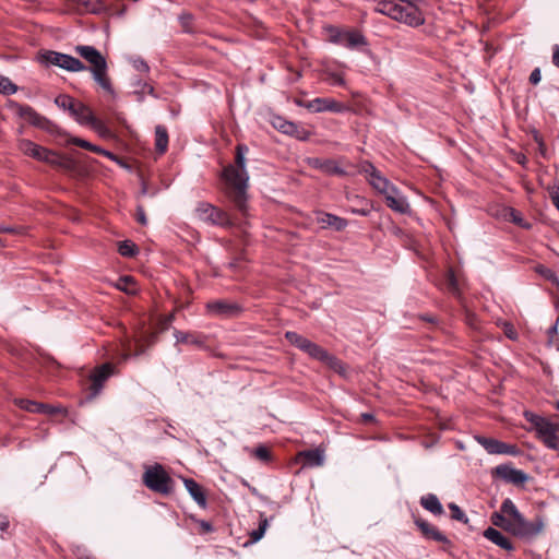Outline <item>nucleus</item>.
Listing matches in <instances>:
<instances>
[{"instance_id": "1", "label": "nucleus", "mask_w": 559, "mask_h": 559, "mask_svg": "<svg viewBox=\"0 0 559 559\" xmlns=\"http://www.w3.org/2000/svg\"><path fill=\"white\" fill-rule=\"evenodd\" d=\"M75 52L90 63V72L94 81L112 98H116V92L108 76V64L106 58L94 46L78 45ZM39 61L46 66H57L69 72H81L87 70V67L78 58L47 50L39 55Z\"/></svg>"}, {"instance_id": "2", "label": "nucleus", "mask_w": 559, "mask_h": 559, "mask_svg": "<svg viewBox=\"0 0 559 559\" xmlns=\"http://www.w3.org/2000/svg\"><path fill=\"white\" fill-rule=\"evenodd\" d=\"M248 151L246 144H238L236 146L235 165L229 164L222 171V178L229 188L228 197L241 212L247 207L249 175L246 167V154Z\"/></svg>"}, {"instance_id": "3", "label": "nucleus", "mask_w": 559, "mask_h": 559, "mask_svg": "<svg viewBox=\"0 0 559 559\" xmlns=\"http://www.w3.org/2000/svg\"><path fill=\"white\" fill-rule=\"evenodd\" d=\"M374 12L386 15L411 27H418L425 23L421 11L414 3L402 5L392 0H378Z\"/></svg>"}, {"instance_id": "4", "label": "nucleus", "mask_w": 559, "mask_h": 559, "mask_svg": "<svg viewBox=\"0 0 559 559\" xmlns=\"http://www.w3.org/2000/svg\"><path fill=\"white\" fill-rule=\"evenodd\" d=\"M143 484L152 491L168 496L174 491L175 483L163 465L156 463L145 469Z\"/></svg>"}, {"instance_id": "5", "label": "nucleus", "mask_w": 559, "mask_h": 559, "mask_svg": "<svg viewBox=\"0 0 559 559\" xmlns=\"http://www.w3.org/2000/svg\"><path fill=\"white\" fill-rule=\"evenodd\" d=\"M74 110H71L70 115L82 126H88L96 131L103 138L111 136V131L107 124L99 118L95 117L93 110L83 104L78 102L74 105Z\"/></svg>"}, {"instance_id": "6", "label": "nucleus", "mask_w": 559, "mask_h": 559, "mask_svg": "<svg viewBox=\"0 0 559 559\" xmlns=\"http://www.w3.org/2000/svg\"><path fill=\"white\" fill-rule=\"evenodd\" d=\"M194 212L197 217L205 224L221 227L231 226L229 215L209 202H199Z\"/></svg>"}, {"instance_id": "7", "label": "nucleus", "mask_w": 559, "mask_h": 559, "mask_svg": "<svg viewBox=\"0 0 559 559\" xmlns=\"http://www.w3.org/2000/svg\"><path fill=\"white\" fill-rule=\"evenodd\" d=\"M19 148L23 154L36 160L44 162L53 166H59L62 164L61 157L56 152L38 145L31 140H21L19 142Z\"/></svg>"}, {"instance_id": "8", "label": "nucleus", "mask_w": 559, "mask_h": 559, "mask_svg": "<svg viewBox=\"0 0 559 559\" xmlns=\"http://www.w3.org/2000/svg\"><path fill=\"white\" fill-rule=\"evenodd\" d=\"M545 523L543 518H536L535 521L530 522L520 515L518 519L512 520L510 532L512 535L530 539L537 536L544 530Z\"/></svg>"}, {"instance_id": "9", "label": "nucleus", "mask_w": 559, "mask_h": 559, "mask_svg": "<svg viewBox=\"0 0 559 559\" xmlns=\"http://www.w3.org/2000/svg\"><path fill=\"white\" fill-rule=\"evenodd\" d=\"M64 9L76 14H108L110 9L102 0H66Z\"/></svg>"}, {"instance_id": "10", "label": "nucleus", "mask_w": 559, "mask_h": 559, "mask_svg": "<svg viewBox=\"0 0 559 559\" xmlns=\"http://www.w3.org/2000/svg\"><path fill=\"white\" fill-rule=\"evenodd\" d=\"M358 171L364 174L369 185L382 195L394 187L381 175L374 165L368 160H364L359 164Z\"/></svg>"}, {"instance_id": "11", "label": "nucleus", "mask_w": 559, "mask_h": 559, "mask_svg": "<svg viewBox=\"0 0 559 559\" xmlns=\"http://www.w3.org/2000/svg\"><path fill=\"white\" fill-rule=\"evenodd\" d=\"M114 373V366L105 362L96 368L90 374L91 384L88 386V399H95L103 390L105 382Z\"/></svg>"}, {"instance_id": "12", "label": "nucleus", "mask_w": 559, "mask_h": 559, "mask_svg": "<svg viewBox=\"0 0 559 559\" xmlns=\"http://www.w3.org/2000/svg\"><path fill=\"white\" fill-rule=\"evenodd\" d=\"M475 440L489 453V454H508L516 456L521 453L516 444L506 443L495 438L484 436H475Z\"/></svg>"}, {"instance_id": "13", "label": "nucleus", "mask_w": 559, "mask_h": 559, "mask_svg": "<svg viewBox=\"0 0 559 559\" xmlns=\"http://www.w3.org/2000/svg\"><path fill=\"white\" fill-rule=\"evenodd\" d=\"M304 353H306L312 359L323 362L324 365H326L336 372L344 371V365L337 357L330 354L328 350H325L320 345L313 343L312 341L309 343L307 350H305Z\"/></svg>"}, {"instance_id": "14", "label": "nucleus", "mask_w": 559, "mask_h": 559, "mask_svg": "<svg viewBox=\"0 0 559 559\" xmlns=\"http://www.w3.org/2000/svg\"><path fill=\"white\" fill-rule=\"evenodd\" d=\"M492 476L516 486L523 485L528 479L525 472L514 468L511 463L497 465L492 469Z\"/></svg>"}, {"instance_id": "15", "label": "nucleus", "mask_w": 559, "mask_h": 559, "mask_svg": "<svg viewBox=\"0 0 559 559\" xmlns=\"http://www.w3.org/2000/svg\"><path fill=\"white\" fill-rule=\"evenodd\" d=\"M297 105L308 109L311 112H341L343 105L332 98L317 97L307 102H297Z\"/></svg>"}, {"instance_id": "16", "label": "nucleus", "mask_w": 559, "mask_h": 559, "mask_svg": "<svg viewBox=\"0 0 559 559\" xmlns=\"http://www.w3.org/2000/svg\"><path fill=\"white\" fill-rule=\"evenodd\" d=\"M559 424L551 423L549 419L536 431V436L544 445L550 450H559Z\"/></svg>"}, {"instance_id": "17", "label": "nucleus", "mask_w": 559, "mask_h": 559, "mask_svg": "<svg viewBox=\"0 0 559 559\" xmlns=\"http://www.w3.org/2000/svg\"><path fill=\"white\" fill-rule=\"evenodd\" d=\"M308 166L313 169H318L326 175H336V176H346L347 173L344 168H342L335 159L332 158H319V157H309L307 159Z\"/></svg>"}, {"instance_id": "18", "label": "nucleus", "mask_w": 559, "mask_h": 559, "mask_svg": "<svg viewBox=\"0 0 559 559\" xmlns=\"http://www.w3.org/2000/svg\"><path fill=\"white\" fill-rule=\"evenodd\" d=\"M388 207L400 214H407L411 212L407 199L394 186L385 194H383Z\"/></svg>"}, {"instance_id": "19", "label": "nucleus", "mask_w": 559, "mask_h": 559, "mask_svg": "<svg viewBox=\"0 0 559 559\" xmlns=\"http://www.w3.org/2000/svg\"><path fill=\"white\" fill-rule=\"evenodd\" d=\"M415 524L426 539L435 540L443 545H451V540L441 533L435 525L421 518L415 519Z\"/></svg>"}, {"instance_id": "20", "label": "nucleus", "mask_w": 559, "mask_h": 559, "mask_svg": "<svg viewBox=\"0 0 559 559\" xmlns=\"http://www.w3.org/2000/svg\"><path fill=\"white\" fill-rule=\"evenodd\" d=\"M317 223L322 228H332L336 231H342L348 226L347 219L328 212H318Z\"/></svg>"}, {"instance_id": "21", "label": "nucleus", "mask_w": 559, "mask_h": 559, "mask_svg": "<svg viewBox=\"0 0 559 559\" xmlns=\"http://www.w3.org/2000/svg\"><path fill=\"white\" fill-rule=\"evenodd\" d=\"M207 310L216 316L231 317L240 311V306L226 300H213L207 302Z\"/></svg>"}, {"instance_id": "22", "label": "nucleus", "mask_w": 559, "mask_h": 559, "mask_svg": "<svg viewBox=\"0 0 559 559\" xmlns=\"http://www.w3.org/2000/svg\"><path fill=\"white\" fill-rule=\"evenodd\" d=\"M16 114L27 120L31 124L38 127V128H45L46 124L49 122L48 119L39 115L35 109H33L28 105H20L15 104Z\"/></svg>"}, {"instance_id": "23", "label": "nucleus", "mask_w": 559, "mask_h": 559, "mask_svg": "<svg viewBox=\"0 0 559 559\" xmlns=\"http://www.w3.org/2000/svg\"><path fill=\"white\" fill-rule=\"evenodd\" d=\"M183 485L197 504L205 509L207 507V500L202 487L192 478H183Z\"/></svg>"}, {"instance_id": "24", "label": "nucleus", "mask_w": 559, "mask_h": 559, "mask_svg": "<svg viewBox=\"0 0 559 559\" xmlns=\"http://www.w3.org/2000/svg\"><path fill=\"white\" fill-rule=\"evenodd\" d=\"M174 337L176 338V343L189 344L197 347H202L205 345V336L201 333L175 330Z\"/></svg>"}, {"instance_id": "25", "label": "nucleus", "mask_w": 559, "mask_h": 559, "mask_svg": "<svg viewBox=\"0 0 559 559\" xmlns=\"http://www.w3.org/2000/svg\"><path fill=\"white\" fill-rule=\"evenodd\" d=\"M484 537H486L488 540L493 543L495 545L499 546L500 548L511 551L514 549L513 544L511 540L504 536L500 531L488 527L484 531Z\"/></svg>"}, {"instance_id": "26", "label": "nucleus", "mask_w": 559, "mask_h": 559, "mask_svg": "<svg viewBox=\"0 0 559 559\" xmlns=\"http://www.w3.org/2000/svg\"><path fill=\"white\" fill-rule=\"evenodd\" d=\"M299 455L304 459V465L308 467L321 466L324 463V453L320 449L306 450Z\"/></svg>"}, {"instance_id": "27", "label": "nucleus", "mask_w": 559, "mask_h": 559, "mask_svg": "<svg viewBox=\"0 0 559 559\" xmlns=\"http://www.w3.org/2000/svg\"><path fill=\"white\" fill-rule=\"evenodd\" d=\"M421 507L435 515H442L444 513L443 507L438 497L433 493H427L420 498Z\"/></svg>"}, {"instance_id": "28", "label": "nucleus", "mask_w": 559, "mask_h": 559, "mask_svg": "<svg viewBox=\"0 0 559 559\" xmlns=\"http://www.w3.org/2000/svg\"><path fill=\"white\" fill-rule=\"evenodd\" d=\"M283 126H284L283 127L284 134L294 136L295 139L299 140V141H308L310 139V135H311L310 131H308L307 129L300 127L299 124H297L293 121H288L287 123H284Z\"/></svg>"}, {"instance_id": "29", "label": "nucleus", "mask_w": 559, "mask_h": 559, "mask_svg": "<svg viewBox=\"0 0 559 559\" xmlns=\"http://www.w3.org/2000/svg\"><path fill=\"white\" fill-rule=\"evenodd\" d=\"M16 404L20 408L27 411L29 413L43 414L48 413V408L50 405L35 402L32 400L20 399L16 401Z\"/></svg>"}, {"instance_id": "30", "label": "nucleus", "mask_w": 559, "mask_h": 559, "mask_svg": "<svg viewBox=\"0 0 559 559\" xmlns=\"http://www.w3.org/2000/svg\"><path fill=\"white\" fill-rule=\"evenodd\" d=\"M168 147V132L164 126L155 127V150L158 154H164Z\"/></svg>"}, {"instance_id": "31", "label": "nucleus", "mask_w": 559, "mask_h": 559, "mask_svg": "<svg viewBox=\"0 0 559 559\" xmlns=\"http://www.w3.org/2000/svg\"><path fill=\"white\" fill-rule=\"evenodd\" d=\"M285 338L295 347H297L298 349H300L301 352H305L307 350V347L309 345V343L311 342L310 340H308L307 337L298 334L297 332H294V331H287L285 333Z\"/></svg>"}, {"instance_id": "32", "label": "nucleus", "mask_w": 559, "mask_h": 559, "mask_svg": "<svg viewBox=\"0 0 559 559\" xmlns=\"http://www.w3.org/2000/svg\"><path fill=\"white\" fill-rule=\"evenodd\" d=\"M367 45L366 37L357 31H348L344 46L348 49H354L358 46Z\"/></svg>"}, {"instance_id": "33", "label": "nucleus", "mask_w": 559, "mask_h": 559, "mask_svg": "<svg viewBox=\"0 0 559 559\" xmlns=\"http://www.w3.org/2000/svg\"><path fill=\"white\" fill-rule=\"evenodd\" d=\"M71 143L79 146V147H82V148H86L88 151H92V152H95V153H98V154H102V155H105L111 159H114V154L99 147V146H96L92 143H90L88 141L86 140H83V139H80V138H73L71 140Z\"/></svg>"}, {"instance_id": "34", "label": "nucleus", "mask_w": 559, "mask_h": 559, "mask_svg": "<svg viewBox=\"0 0 559 559\" xmlns=\"http://www.w3.org/2000/svg\"><path fill=\"white\" fill-rule=\"evenodd\" d=\"M500 512L502 514H504L506 516H508V519H510V520H515L520 515H522L519 512L514 502L510 498H507L502 501L501 507H500Z\"/></svg>"}, {"instance_id": "35", "label": "nucleus", "mask_w": 559, "mask_h": 559, "mask_svg": "<svg viewBox=\"0 0 559 559\" xmlns=\"http://www.w3.org/2000/svg\"><path fill=\"white\" fill-rule=\"evenodd\" d=\"M118 252L124 258H132L136 255L139 249L131 240H123L118 243Z\"/></svg>"}, {"instance_id": "36", "label": "nucleus", "mask_w": 559, "mask_h": 559, "mask_svg": "<svg viewBox=\"0 0 559 559\" xmlns=\"http://www.w3.org/2000/svg\"><path fill=\"white\" fill-rule=\"evenodd\" d=\"M491 522L495 526L501 527L507 532H510L512 520L508 519L501 512H495L491 515Z\"/></svg>"}, {"instance_id": "37", "label": "nucleus", "mask_w": 559, "mask_h": 559, "mask_svg": "<svg viewBox=\"0 0 559 559\" xmlns=\"http://www.w3.org/2000/svg\"><path fill=\"white\" fill-rule=\"evenodd\" d=\"M75 103H76V100L69 95H59L55 99V104L59 108L68 110L69 112H71V110H74L73 107H74Z\"/></svg>"}, {"instance_id": "38", "label": "nucleus", "mask_w": 559, "mask_h": 559, "mask_svg": "<svg viewBox=\"0 0 559 559\" xmlns=\"http://www.w3.org/2000/svg\"><path fill=\"white\" fill-rule=\"evenodd\" d=\"M523 416L528 423L533 425L536 431L548 420L547 418L530 411H525Z\"/></svg>"}, {"instance_id": "39", "label": "nucleus", "mask_w": 559, "mask_h": 559, "mask_svg": "<svg viewBox=\"0 0 559 559\" xmlns=\"http://www.w3.org/2000/svg\"><path fill=\"white\" fill-rule=\"evenodd\" d=\"M347 32L348 31H343V29H340L338 27H333L332 26V27L329 28L330 40L333 44H337V45H343L344 46Z\"/></svg>"}, {"instance_id": "40", "label": "nucleus", "mask_w": 559, "mask_h": 559, "mask_svg": "<svg viewBox=\"0 0 559 559\" xmlns=\"http://www.w3.org/2000/svg\"><path fill=\"white\" fill-rule=\"evenodd\" d=\"M17 91V86L7 76L0 75V93L4 95H13Z\"/></svg>"}, {"instance_id": "41", "label": "nucleus", "mask_w": 559, "mask_h": 559, "mask_svg": "<svg viewBox=\"0 0 559 559\" xmlns=\"http://www.w3.org/2000/svg\"><path fill=\"white\" fill-rule=\"evenodd\" d=\"M449 509L451 511V518L453 520L465 523V524L468 522V518L466 516L464 511L457 504H455L454 502H451V503H449Z\"/></svg>"}, {"instance_id": "42", "label": "nucleus", "mask_w": 559, "mask_h": 559, "mask_svg": "<svg viewBox=\"0 0 559 559\" xmlns=\"http://www.w3.org/2000/svg\"><path fill=\"white\" fill-rule=\"evenodd\" d=\"M269 525V520L267 519H263L260 521V524H259V527L257 530H253L250 534V538L252 542H258L262 538V536L264 535L265 533V530Z\"/></svg>"}, {"instance_id": "43", "label": "nucleus", "mask_w": 559, "mask_h": 559, "mask_svg": "<svg viewBox=\"0 0 559 559\" xmlns=\"http://www.w3.org/2000/svg\"><path fill=\"white\" fill-rule=\"evenodd\" d=\"M254 456L262 461V462H269L271 460V453L270 450L265 445H259L253 451Z\"/></svg>"}, {"instance_id": "44", "label": "nucleus", "mask_w": 559, "mask_h": 559, "mask_svg": "<svg viewBox=\"0 0 559 559\" xmlns=\"http://www.w3.org/2000/svg\"><path fill=\"white\" fill-rule=\"evenodd\" d=\"M328 79L331 81L333 85L344 86L345 80L342 73L340 72H326Z\"/></svg>"}, {"instance_id": "45", "label": "nucleus", "mask_w": 559, "mask_h": 559, "mask_svg": "<svg viewBox=\"0 0 559 559\" xmlns=\"http://www.w3.org/2000/svg\"><path fill=\"white\" fill-rule=\"evenodd\" d=\"M179 20H180V24H181L183 31L187 33H191L192 32V27H191L192 16L190 14H181Z\"/></svg>"}, {"instance_id": "46", "label": "nucleus", "mask_w": 559, "mask_h": 559, "mask_svg": "<svg viewBox=\"0 0 559 559\" xmlns=\"http://www.w3.org/2000/svg\"><path fill=\"white\" fill-rule=\"evenodd\" d=\"M133 67L135 70H138L139 72H148L150 71V67L148 64L141 58L139 59H135L133 61Z\"/></svg>"}, {"instance_id": "47", "label": "nucleus", "mask_w": 559, "mask_h": 559, "mask_svg": "<svg viewBox=\"0 0 559 559\" xmlns=\"http://www.w3.org/2000/svg\"><path fill=\"white\" fill-rule=\"evenodd\" d=\"M530 83L537 85L542 80V73L539 68H535L530 74Z\"/></svg>"}, {"instance_id": "48", "label": "nucleus", "mask_w": 559, "mask_h": 559, "mask_svg": "<svg viewBox=\"0 0 559 559\" xmlns=\"http://www.w3.org/2000/svg\"><path fill=\"white\" fill-rule=\"evenodd\" d=\"M135 88H147V94L152 95V96H155L154 94V87L147 83H144L142 82L140 79L139 80H135L134 83L132 84Z\"/></svg>"}, {"instance_id": "49", "label": "nucleus", "mask_w": 559, "mask_h": 559, "mask_svg": "<svg viewBox=\"0 0 559 559\" xmlns=\"http://www.w3.org/2000/svg\"><path fill=\"white\" fill-rule=\"evenodd\" d=\"M550 199L556 206V209L559 211V186H556L550 191Z\"/></svg>"}, {"instance_id": "50", "label": "nucleus", "mask_w": 559, "mask_h": 559, "mask_svg": "<svg viewBox=\"0 0 559 559\" xmlns=\"http://www.w3.org/2000/svg\"><path fill=\"white\" fill-rule=\"evenodd\" d=\"M136 221L141 225H146L147 224V218H146V215H145V211H144V209L142 206H138L136 207Z\"/></svg>"}, {"instance_id": "51", "label": "nucleus", "mask_w": 559, "mask_h": 559, "mask_svg": "<svg viewBox=\"0 0 559 559\" xmlns=\"http://www.w3.org/2000/svg\"><path fill=\"white\" fill-rule=\"evenodd\" d=\"M349 211H350V213L360 215V216H368L371 212V210L368 206L360 207V209L353 207Z\"/></svg>"}, {"instance_id": "52", "label": "nucleus", "mask_w": 559, "mask_h": 559, "mask_svg": "<svg viewBox=\"0 0 559 559\" xmlns=\"http://www.w3.org/2000/svg\"><path fill=\"white\" fill-rule=\"evenodd\" d=\"M10 526V521L7 515L0 514V531L7 532Z\"/></svg>"}, {"instance_id": "53", "label": "nucleus", "mask_w": 559, "mask_h": 559, "mask_svg": "<svg viewBox=\"0 0 559 559\" xmlns=\"http://www.w3.org/2000/svg\"><path fill=\"white\" fill-rule=\"evenodd\" d=\"M287 122H288V120H284L283 118L277 117V118H275V119H274V121H273V126H274V128H276L280 132H282V133H283V131H284V128H283L284 126H283V124H284V123H287Z\"/></svg>"}, {"instance_id": "54", "label": "nucleus", "mask_w": 559, "mask_h": 559, "mask_svg": "<svg viewBox=\"0 0 559 559\" xmlns=\"http://www.w3.org/2000/svg\"><path fill=\"white\" fill-rule=\"evenodd\" d=\"M552 63L559 69V45H555L554 47Z\"/></svg>"}, {"instance_id": "55", "label": "nucleus", "mask_w": 559, "mask_h": 559, "mask_svg": "<svg viewBox=\"0 0 559 559\" xmlns=\"http://www.w3.org/2000/svg\"><path fill=\"white\" fill-rule=\"evenodd\" d=\"M147 93V88H134L133 94L136 95V99L142 102L144 99V94Z\"/></svg>"}, {"instance_id": "56", "label": "nucleus", "mask_w": 559, "mask_h": 559, "mask_svg": "<svg viewBox=\"0 0 559 559\" xmlns=\"http://www.w3.org/2000/svg\"><path fill=\"white\" fill-rule=\"evenodd\" d=\"M0 233H3V234H13V233H15V228H14V227H12V226L0 225Z\"/></svg>"}, {"instance_id": "57", "label": "nucleus", "mask_w": 559, "mask_h": 559, "mask_svg": "<svg viewBox=\"0 0 559 559\" xmlns=\"http://www.w3.org/2000/svg\"><path fill=\"white\" fill-rule=\"evenodd\" d=\"M557 323L556 322L552 326L549 328L548 330V336H549V342H552V338L554 336L557 334Z\"/></svg>"}, {"instance_id": "58", "label": "nucleus", "mask_w": 559, "mask_h": 559, "mask_svg": "<svg viewBox=\"0 0 559 559\" xmlns=\"http://www.w3.org/2000/svg\"><path fill=\"white\" fill-rule=\"evenodd\" d=\"M361 418L365 423H369V421H373L374 420V416L370 413H364L361 414Z\"/></svg>"}, {"instance_id": "59", "label": "nucleus", "mask_w": 559, "mask_h": 559, "mask_svg": "<svg viewBox=\"0 0 559 559\" xmlns=\"http://www.w3.org/2000/svg\"><path fill=\"white\" fill-rule=\"evenodd\" d=\"M57 413H62V408L59 407V406H51L50 405V408H48V413L47 414H57Z\"/></svg>"}, {"instance_id": "60", "label": "nucleus", "mask_w": 559, "mask_h": 559, "mask_svg": "<svg viewBox=\"0 0 559 559\" xmlns=\"http://www.w3.org/2000/svg\"><path fill=\"white\" fill-rule=\"evenodd\" d=\"M201 526L207 532H211L213 530L212 525L206 521H202Z\"/></svg>"}, {"instance_id": "61", "label": "nucleus", "mask_w": 559, "mask_h": 559, "mask_svg": "<svg viewBox=\"0 0 559 559\" xmlns=\"http://www.w3.org/2000/svg\"><path fill=\"white\" fill-rule=\"evenodd\" d=\"M78 559H96L95 557H93L92 555L90 554H80L78 556Z\"/></svg>"}, {"instance_id": "62", "label": "nucleus", "mask_w": 559, "mask_h": 559, "mask_svg": "<svg viewBox=\"0 0 559 559\" xmlns=\"http://www.w3.org/2000/svg\"><path fill=\"white\" fill-rule=\"evenodd\" d=\"M174 319H175V314H174V313L168 314V316L165 318V324H169V323H171Z\"/></svg>"}, {"instance_id": "63", "label": "nucleus", "mask_w": 559, "mask_h": 559, "mask_svg": "<svg viewBox=\"0 0 559 559\" xmlns=\"http://www.w3.org/2000/svg\"><path fill=\"white\" fill-rule=\"evenodd\" d=\"M449 281H450V285H451V286L453 287V289H454V288H455V286H456V280H455V277H454V275H453L452 273L450 274V278H449Z\"/></svg>"}, {"instance_id": "64", "label": "nucleus", "mask_w": 559, "mask_h": 559, "mask_svg": "<svg viewBox=\"0 0 559 559\" xmlns=\"http://www.w3.org/2000/svg\"><path fill=\"white\" fill-rule=\"evenodd\" d=\"M121 281L124 282L126 284L134 285V281L132 280V277L126 276V277L121 278Z\"/></svg>"}]
</instances>
